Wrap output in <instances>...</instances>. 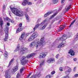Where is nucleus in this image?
<instances>
[{
	"label": "nucleus",
	"mask_w": 78,
	"mask_h": 78,
	"mask_svg": "<svg viewBox=\"0 0 78 78\" xmlns=\"http://www.w3.org/2000/svg\"><path fill=\"white\" fill-rule=\"evenodd\" d=\"M35 53H32L31 54H30L27 55L25 57V56H23L21 58V64H22L23 66H25L27 63V62H28V60H25V59L27 58V59H30V58H31L33 56L35 55Z\"/></svg>",
	"instance_id": "f257e3e1"
},
{
	"label": "nucleus",
	"mask_w": 78,
	"mask_h": 78,
	"mask_svg": "<svg viewBox=\"0 0 78 78\" xmlns=\"http://www.w3.org/2000/svg\"><path fill=\"white\" fill-rule=\"evenodd\" d=\"M11 10L12 12L17 16H22L23 13L20 11L18 9L15 8H11Z\"/></svg>",
	"instance_id": "f03ea898"
},
{
	"label": "nucleus",
	"mask_w": 78,
	"mask_h": 78,
	"mask_svg": "<svg viewBox=\"0 0 78 78\" xmlns=\"http://www.w3.org/2000/svg\"><path fill=\"white\" fill-rule=\"evenodd\" d=\"M38 36V34L36 32L33 34L31 36L28 40H27V42H29L30 41H33L34 38Z\"/></svg>",
	"instance_id": "7ed1b4c3"
},
{
	"label": "nucleus",
	"mask_w": 78,
	"mask_h": 78,
	"mask_svg": "<svg viewBox=\"0 0 78 78\" xmlns=\"http://www.w3.org/2000/svg\"><path fill=\"white\" fill-rule=\"evenodd\" d=\"M37 44L36 45V48H38L39 46H41L42 44L44 43V39L41 38L40 41H39V39H38L36 40Z\"/></svg>",
	"instance_id": "20e7f679"
},
{
	"label": "nucleus",
	"mask_w": 78,
	"mask_h": 78,
	"mask_svg": "<svg viewBox=\"0 0 78 78\" xmlns=\"http://www.w3.org/2000/svg\"><path fill=\"white\" fill-rule=\"evenodd\" d=\"M6 30L5 32V37L4 39V41H6L8 40V35L9 34V29L7 27L6 28Z\"/></svg>",
	"instance_id": "39448f33"
},
{
	"label": "nucleus",
	"mask_w": 78,
	"mask_h": 78,
	"mask_svg": "<svg viewBox=\"0 0 78 78\" xmlns=\"http://www.w3.org/2000/svg\"><path fill=\"white\" fill-rule=\"evenodd\" d=\"M67 38V35L64 34L61 37L58 38L57 39V41H64L66 40Z\"/></svg>",
	"instance_id": "423d86ee"
},
{
	"label": "nucleus",
	"mask_w": 78,
	"mask_h": 78,
	"mask_svg": "<svg viewBox=\"0 0 78 78\" xmlns=\"http://www.w3.org/2000/svg\"><path fill=\"white\" fill-rule=\"evenodd\" d=\"M47 55V52H45L44 53L42 52L40 54V56H39V58L40 59H42V58H45L46 55Z\"/></svg>",
	"instance_id": "0eeeda50"
},
{
	"label": "nucleus",
	"mask_w": 78,
	"mask_h": 78,
	"mask_svg": "<svg viewBox=\"0 0 78 78\" xmlns=\"http://www.w3.org/2000/svg\"><path fill=\"white\" fill-rule=\"evenodd\" d=\"M5 78H11V74L9 73V70H7L5 72Z\"/></svg>",
	"instance_id": "6e6552de"
},
{
	"label": "nucleus",
	"mask_w": 78,
	"mask_h": 78,
	"mask_svg": "<svg viewBox=\"0 0 78 78\" xmlns=\"http://www.w3.org/2000/svg\"><path fill=\"white\" fill-rule=\"evenodd\" d=\"M3 20L2 19V18H0V25L1 27V29H0V31H2L3 30V29L2 28L3 27Z\"/></svg>",
	"instance_id": "1a4fd4ad"
},
{
	"label": "nucleus",
	"mask_w": 78,
	"mask_h": 78,
	"mask_svg": "<svg viewBox=\"0 0 78 78\" xmlns=\"http://www.w3.org/2000/svg\"><path fill=\"white\" fill-rule=\"evenodd\" d=\"M5 20H6L8 22H10L12 23H14V20L13 19L10 20L8 17H7L4 19Z\"/></svg>",
	"instance_id": "9d476101"
},
{
	"label": "nucleus",
	"mask_w": 78,
	"mask_h": 78,
	"mask_svg": "<svg viewBox=\"0 0 78 78\" xmlns=\"http://www.w3.org/2000/svg\"><path fill=\"white\" fill-rule=\"evenodd\" d=\"M55 61V59L52 58H49L47 60V62L48 63H53Z\"/></svg>",
	"instance_id": "9b49d317"
},
{
	"label": "nucleus",
	"mask_w": 78,
	"mask_h": 78,
	"mask_svg": "<svg viewBox=\"0 0 78 78\" xmlns=\"http://www.w3.org/2000/svg\"><path fill=\"white\" fill-rule=\"evenodd\" d=\"M37 76L38 77H40L41 76V74L38 73H37L36 75H34L32 76L30 78H36V77Z\"/></svg>",
	"instance_id": "f8f14e48"
},
{
	"label": "nucleus",
	"mask_w": 78,
	"mask_h": 78,
	"mask_svg": "<svg viewBox=\"0 0 78 78\" xmlns=\"http://www.w3.org/2000/svg\"><path fill=\"white\" fill-rule=\"evenodd\" d=\"M26 50H27V48H23L21 49L20 53L22 54H24V51H26Z\"/></svg>",
	"instance_id": "ddd939ff"
},
{
	"label": "nucleus",
	"mask_w": 78,
	"mask_h": 78,
	"mask_svg": "<svg viewBox=\"0 0 78 78\" xmlns=\"http://www.w3.org/2000/svg\"><path fill=\"white\" fill-rule=\"evenodd\" d=\"M18 66H16L14 67L13 69V71L12 72V73H15L16 71H17L18 70Z\"/></svg>",
	"instance_id": "4468645a"
},
{
	"label": "nucleus",
	"mask_w": 78,
	"mask_h": 78,
	"mask_svg": "<svg viewBox=\"0 0 78 78\" xmlns=\"http://www.w3.org/2000/svg\"><path fill=\"white\" fill-rule=\"evenodd\" d=\"M69 53L70 54L71 56H74V55H75V52H74V51L71 49L70 50Z\"/></svg>",
	"instance_id": "2eb2a0df"
},
{
	"label": "nucleus",
	"mask_w": 78,
	"mask_h": 78,
	"mask_svg": "<svg viewBox=\"0 0 78 78\" xmlns=\"http://www.w3.org/2000/svg\"><path fill=\"white\" fill-rule=\"evenodd\" d=\"M65 42H66V41H63L62 43L59 45H58V48H61V47H62L64 46V43H65Z\"/></svg>",
	"instance_id": "dca6fc26"
},
{
	"label": "nucleus",
	"mask_w": 78,
	"mask_h": 78,
	"mask_svg": "<svg viewBox=\"0 0 78 78\" xmlns=\"http://www.w3.org/2000/svg\"><path fill=\"white\" fill-rule=\"evenodd\" d=\"M52 13V12H48L44 15V17H47V16H48L50 14H51Z\"/></svg>",
	"instance_id": "f3484780"
},
{
	"label": "nucleus",
	"mask_w": 78,
	"mask_h": 78,
	"mask_svg": "<svg viewBox=\"0 0 78 78\" xmlns=\"http://www.w3.org/2000/svg\"><path fill=\"white\" fill-rule=\"evenodd\" d=\"M36 41H34L32 42L30 44V47H33L35 46V45H36Z\"/></svg>",
	"instance_id": "a211bd4d"
},
{
	"label": "nucleus",
	"mask_w": 78,
	"mask_h": 78,
	"mask_svg": "<svg viewBox=\"0 0 78 78\" xmlns=\"http://www.w3.org/2000/svg\"><path fill=\"white\" fill-rule=\"evenodd\" d=\"M28 0H24L23 2H22V6H25L27 5V2Z\"/></svg>",
	"instance_id": "6ab92c4d"
},
{
	"label": "nucleus",
	"mask_w": 78,
	"mask_h": 78,
	"mask_svg": "<svg viewBox=\"0 0 78 78\" xmlns=\"http://www.w3.org/2000/svg\"><path fill=\"white\" fill-rule=\"evenodd\" d=\"M22 27H19L16 30V33H19L20 31H21L22 30Z\"/></svg>",
	"instance_id": "aec40b11"
},
{
	"label": "nucleus",
	"mask_w": 78,
	"mask_h": 78,
	"mask_svg": "<svg viewBox=\"0 0 78 78\" xmlns=\"http://www.w3.org/2000/svg\"><path fill=\"white\" fill-rule=\"evenodd\" d=\"M47 22V20H44L40 24V25L41 26H43V25H44L45 23H46V22Z\"/></svg>",
	"instance_id": "412c9836"
},
{
	"label": "nucleus",
	"mask_w": 78,
	"mask_h": 78,
	"mask_svg": "<svg viewBox=\"0 0 78 78\" xmlns=\"http://www.w3.org/2000/svg\"><path fill=\"white\" fill-rule=\"evenodd\" d=\"M24 36L25 34H22L21 36V37H20L19 38L20 40H22V39H23V37H24Z\"/></svg>",
	"instance_id": "4be33fe9"
},
{
	"label": "nucleus",
	"mask_w": 78,
	"mask_h": 78,
	"mask_svg": "<svg viewBox=\"0 0 78 78\" xmlns=\"http://www.w3.org/2000/svg\"><path fill=\"white\" fill-rule=\"evenodd\" d=\"M76 18L73 21V22L71 23L69 27H71V26H72V25L74 24V23L75 22V21H76Z\"/></svg>",
	"instance_id": "5701e85b"
},
{
	"label": "nucleus",
	"mask_w": 78,
	"mask_h": 78,
	"mask_svg": "<svg viewBox=\"0 0 78 78\" xmlns=\"http://www.w3.org/2000/svg\"><path fill=\"white\" fill-rule=\"evenodd\" d=\"M78 39V33L77 34L76 36H75L74 37V41H76Z\"/></svg>",
	"instance_id": "b1692460"
},
{
	"label": "nucleus",
	"mask_w": 78,
	"mask_h": 78,
	"mask_svg": "<svg viewBox=\"0 0 78 78\" xmlns=\"http://www.w3.org/2000/svg\"><path fill=\"white\" fill-rule=\"evenodd\" d=\"M25 16L26 19L27 20V22H29V16H28V14H26Z\"/></svg>",
	"instance_id": "393cba45"
},
{
	"label": "nucleus",
	"mask_w": 78,
	"mask_h": 78,
	"mask_svg": "<svg viewBox=\"0 0 78 78\" xmlns=\"http://www.w3.org/2000/svg\"><path fill=\"white\" fill-rule=\"evenodd\" d=\"M39 25H40V24H37L35 26V27L34 28V31H35L36 28H37L39 27Z\"/></svg>",
	"instance_id": "a878e982"
},
{
	"label": "nucleus",
	"mask_w": 78,
	"mask_h": 78,
	"mask_svg": "<svg viewBox=\"0 0 78 78\" xmlns=\"http://www.w3.org/2000/svg\"><path fill=\"white\" fill-rule=\"evenodd\" d=\"M57 14H58L57 12L55 13H54L52 16H51L50 18V19H53V17H55V16H56V15Z\"/></svg>",
	"instance_id": "bb28decb"
},
{
	"label": "nucleus",
	"mask_w": 78,
	"mask_h": 78,
	"mask_svg": "<svg viewBox=\"0 0 78 78\" xmlns=\"http://www.w3.org/2000/svg\"><path fill=\"white\" fill-rule=\"evenodd\" d=\"M47 26V23H46L45 24L43 27H42L41 28V30H44L46 26Z\"/></svg>",
	"instance_id": "cd10ccee"
},
{
	"label": "nucleus",
	"mask_w": 78,
	"mask_h": 78,
	"mask_svg": "<svg viewBox=\"0 0 78 78\" xmlns=\"http://www.w3.org/2000/svg\"><path fill=\"white\" fill-rule=\"evenodd\" d=\"M8 52L5 51L4 54L5 58H7L8 57Z\"/></svg>",
	"instance_id": "c85d7f7f"
},
{
	"label": "nucleus",
	"mask_w": 78,
	"mask_h": 78,
	"mask_svg": "<svg viewBox=\"0 0 78 78\" xmlns=\"http://www.w3.org/2000/svg\"><path fill=\"white\" fill-rule=\"evenodd\" d=\"M44 63H45V62L44 61H41L40 65V66L41 67H42V65H43Z\"/></svg>",
	"instance_id": "c756f323"
},
{
	"label": "nucleus",
	"mask_w": 78,
	"mask_h": 78,
	"mask_svg": "<svg viewBox=\"0 0 78 78\" xmlns=\"http://www.w3.org/2000/svg\"><path fill=\"white\" fill-rule=\"evenodd\" d=\"M58 2V0H53V4H55V3H57Z\"/></svg>",
	"instance_id": "7c9ffc66"
},
{
	"label": "nucleus",
	"mask_w": 78,
	"mask_h": 78,
	"mask_svg": "<svg viewBox=\"0 0 78 78\" xmlns=\"http://www.w3.org/2000/svg\"><path fill=\"white\" fill-rule=\"evenodd\" d=\"M12 62H13V59H11V60L10 61L9 65H8V67H9V66H11V64H12Z\"/></svg>",
	"instance_id": "2f4dec72"
},
{
	"label": "nucleus",
	"mask_w": 78,
	"mask_h": 78,
	"mask_svg": "<svg viewBox=\"0 0 78 78\" xmlns=\"http://www.w3.org/2000/svg\"><path fill=\"white\" fill-rule=\"evenodd\" d=\"M65 27V26H64L63 25L61 26L60 27V30H63V29H64V28Z\"/></svg>",
	"instance_id": "473e14b6"
},
{
	"label": "nucleus",
	"mask_w": 78,
	"mask_h": 78,
	"mask_svg": "<svg viewBox=\"0 0 78 78\" xmlns=\"http://www.w3.org/2000/svg\"><path fill=\"white\" fill-rule=\"evenodd\" d=\"M52 77V76H51V75H47L45 78H51Z\"/></svg>",
	"instance_id": "72a5a7b5"
},
{
	"label": "nucleus",
	"mask_w": 78,
	"mask_h": 78,
	"mask_svg": "<svg viewBox=\"0 0 78 78\" xmlns=\"http://www.w3.org/2000/svg\"><path fill=\"white\" fill-rule=\"evenodd\" d=\"M71 6H72V5H70L67 7L66 9V11H69V10L70 9V7H71Z\"/></svg>",
	"instance_id": "f704fd0d"
},
{
	"label": "nucleus",
	"mask_w": 78,
	"mask_h": 78,
	"mask_svg": "<svg viewBox=\"0 0 78 78\" xmlns=\"http://www.w3.org/2000/svg\"><path fill=\"white\" fill-rule=\"evenodd\" d=\"M20 75L19 74V73H18L17 75L16 78H20L21 77Z\"/></svg>",
	"instance_id": "c9c22d12"
},
{
	"label": "nucleus",
	"mask_w": 78,
	"mask_h": 78,
	"mask_svg": "<svg viewBox=\"0 0 78 78\" xmlns=\"http://www.w3.org/2000/svg\"><path fill=\"white\" fill-rule=\"evenodd\" d=\"M63 60V59L61 58V59H59L58 62V63H62V62Z\"/></svg>",
	"instance_id": "e433bc0d"
},
{
	"label": "nucleus",
	"mask_w": 78,
	"mask_h": 78,
	"mask_svg": "<svg viewBox=\"0 0 78 78\" xmlns=\"http://www.w3.org/2000/svg\"><path fill=\"white\" fill-rule=\"evenodd\" d=\"M68 71L69 72V73H70V72H71V71H72V69H71V68L69 67H68Z\"/></svg>",
	"instance_id": "4c0bfd02"
},
{
	"label": "nucleus",
	"mask_w": 78,
	"mask_h": 78,
	"mask_svg": "<svg viewBox=\"0 0 78 78\" xmlns=\"http://www.w3.org/2000/svg\"><path fill=\"white\" fill-rule=\"evenodd\" d=\"M20 49V48H19V46H17V47L16 48V51H19V49Z\"/></svg>",
	"instance_id": "58836bf2"
},
{
	"label": "nucleus",
	"mask_w": 78,
	"mask_h": 78,
	"mask_svg": "<svg viewBox=\"0 0 78 78\" xmlns=\"http://www.w3.org/2000/svg\"><path fill=\"white\" fill-rule=\"evenodd\" d=\"M65 73H66V75H69V74L70 73L68 70H67L66 72Z\"/></svg>",
	"instance_id": "ea45409f"
},
{
	"label": "nucleus",
	"mask_w": 78,
	"mask_h": 78,
	"mask_svg": "<svg viewBox=\"0 0 78 78\" xmlns=\"http://www.w3.org/2000/svg\"><path fill=\"white\" fill-rule=\"evenodd\" d=\"M24 69V68H22L21 69H20V73H22V72H23V70Z\"/></svg>",
	"instance_id": "a19ab883"
},
{
	"label": "nucleus",
	"mask_w": 78,
	"mask_h": 78,
	"mask_svg": "<svg viewBox=\"0 0 78 78\" xmlns=\"http://www.w3.org/2000/svg\"><path fill=\"white\" fill-rule=\"evenodd\" d=\"M27 4L28 5H31L32 4V3L31 2H27Z\"/></svg>",
	"instance_id": "79ce46f5"
},
{
	"label": "nucleus",
	"mask_w": 78,
	"mask_h": 78,
	"mask_svg": "<svg viewBox=\"0 0 78 78\" xmlns=\"http://www.w3.org/2000/svg\"><path fill=\"white\" fill-rule=\"evenodd\" d=\"M62 78H69V77L67 76H64L63 77H62Z\"/></svg>",
	"instance_id": "37998d69"
},
{
	"label": "nucleus",
	"mask_w": 78,
	"mask_h": 78,
	"mask_svg": "<svg viewBox=\"0 0 78 78\" xmlns=\"http://www.w3.org/2000/svg\"><path fill=\"white\" fill-rule=\"evenodd\" d=\"M65 1H66V0H62L61 1V3L62 4H63L64 2H65Z\"/></svg>",
	"instance_id": "c03bdc74"
},
{
	"label": "nucleus",
	"mask_w": 78,
	"mask_h": 78,
	"mask_svg": "<svg viewBox=\"0 0 78 78\" xmlns=\"http://www.w3.org/2000/svg\"><path fill=\"white\" fill-rule=\"evenodd\" d=\"M55 71H53L51 73V74L52 75H53V74H55Z\"/></svg>",
	"instance_id": "a18cd8bd"
},
{
	"label": "nucleus",
	"mask_w": 78,
	"mask_h": 78,
	"mask_svg": "<svg viewBox=\"0 0 78 78\" xmlns=\"http://www.w3.org/2000/svg\"><path fill=\"white\" fill-rule=\"evenodd\" d=\"M78 74H76L74 75V77H76V78L78 77Z\"/></svg>",
	"instance_id": "49530a36"
},
{
	"label": "nucleus",
	"mask_w": 78,
	"mask_h": 78,
	"mask_svg": "<svg viewBox=\"0 0 78 78\" xmlns=\"http://www.w3.org/2000/svg\"><path fill=\"white\" fill-rule=\"evenodd\" d=\"M31 73H30L29 75L27 77V78H29V77H30V75H31Z\"/></svg>",
	"instance_id": "de8ad7c7"
},
{
	"label": "nucleus",
	"mask_w": 78,
	"mask_h": 78,
	"mask_svg": "<svg viewBox=\"0 0 78 78\" xmlns=\"http://www.w3.org/2000/svg\"><path fill=\"white\" fill-rule=\"evenodd\" d=\"M22 23H21L19 24V27H20V28H21V27H22Z\"/></svg>",
	"instance_id": "09e8293b"
},
{
	"label": "nucleus",
	"mask_w": 78,
	"mask_h": 78,
	"mask_svg": "<svg viewBox=\"0 0 78 78\" xmlns=\"http://www.w3.org/2000/svg\"><path fill=\"white\" fill-rule=\"evenodd\" d=\"M62 7H60L59 8V9H58V11H60L61 9H62Z\"/></svg>",
	"instance_id": "8fccbe9b"
},
{
	"label": "nucleus",
	"mask_w": 78,
	"mask_h": 78,
	"mask_svg": "<svg viewBox=\"0 0 78 78\" xmlns=\"http://www.w3.org/2000/svg\"><path fill=\"white\" fill-rule=\"evenodd\" d=\"M5 8V5H3V9H4Z\"/></svg>",
	"instance_id": "3c124183"
},
{
	"label": "nucleus",
	"mask_w": 78,
	"mask_h": 78,
	"mask_svg": "<svg viewBox=\"0 0 78 78\" xmlns=\"http://www.w3.org/2000/svg\"><path fill=\"white\" fill-rule=\"evenodd\" d=\"M60 71H62V67H60Z\"/></svg>",
	"instance_id": "603ef678"
},
{
	"label": "nucleus",
	"mask_w": 78,
	"mask_h": 78,
	"mask_svg": "<svg viewBox=\"0 0 78 78\" xmlns=\"http://www.w3.org/2000/svg\"><path fill=\"white\" fill-rule=\"evenodd\" d=\"M76 60H77V58H73V61H76Z\"/></svg>",
	"instance_id": "864d4df0"
},
{
	"label": "nucleus",
	"mask_w": 78,
	"mask_h": 78,
	"mask_svg": "<svg viewBox=\"0 0 78 78\" xmlns=\"http://www.w3.org/2000/svg\"><path fill=\"white\" fill-rule=\"evenodd\" d=\"M59 56V54H57V55H56V58H57V59H58V56Z\"/></svg>",
	"instance_id": "5fc2aeb1"
},
{
	"label": "nucleus",
	"mask_w": 78,
	"mask_h": 78,
	"mask_svg": "<svg viewBox=\"0 0 78 78\" xmlns=\"http://www.w3.org/2000/svg\"><path fill=\"white\" fill-rule=\"evenodd\" d=\"M7 25L8 26H9L10 25V23H7Z\"/></svg>",
	"instance_id": "6e6d98bb"
},
{
	"label": "nucleus",
	"mask_w": 78,
	"mask_h": 78,
	"mask_svg": "<svg viewBox=\"0 0 78 78\" xmlns=\"http://www.w3.org/2000/svg\"><path fill=\"white\" fill-rule=\"evenodd\" d=\"M59 18H58V17H57L55 19V20H59Z\"/></svg>",
	"instance_id": "4d7b16f0"
},
{
	"label": "nucleus",
	"mask_w": 78,
	"mask_h": 78,
	"mask_svg": "<svg viewBox=\"0 0 78 78\" xmlns=\"http://www.w3.org/2000/svg\"><path fill=\"white\" fill-rule=\"evenodd\" d=\"M16 64V66H19V63H18V62H17Z\"/></svg>",
	"instance_id": "13d9d810"
},
{
	"label": "nucleus",
	"mask_w": 78,
	"mask_h": 78,
	"mask_svg": "<svg viewBox=\"0 0 78 78\" xmlns=\"http://www.w3.org/2000/svg\"><path fill=\"white\" fill-rule=\"evenodd\" d=\"M76 67H74V68L73 70H74V72H75V70H76Z\"/></svg>",
	"instance_id": "bf43d9fd"
},
{
	"label": "nucleus",
	"mask_w": 78,
	"mask_h": 78,
	"mask_svg": "<svg viewBox=\"0 0 78 78\" xmlns=\"http://www.w3.org/2000/svg\"><path fill=\"white\" fill-rule=\"evenodd\" d=\"M29 34L27 33V34H26V36H29Z\"/></svg>",
	"instance_id": "052dcab7"
},
{
	"label": "nucleus",
	"mask_w": 78,
	"mask_h": 78,
	"mask_svg": "<svg viewBox=\"0 0 78 78\" xmlns=\"http://www.w3.org/2000/svg\"><path fill=\"white\" fill-rule=\"evenodd\" d=\"M41 0H39V1L38 3H41Z\"/></svg>",
	"instance_id": "680f3d73"
},
{
	"label": "nucleus",
	"mask_w": 78,
	"mask_h": 78,
	"mask_svg": "<svg viewBox=\"0 0 78 78\" xmlns=\"http://www.w3.org/2000/svg\"><path fill=\"white\" fill-rule=\"evenodd\" d=\"M40 20H41V19H38V21H37V22H39V21H40Z\"/></svg>",
	"instance_id": "e2e57ef3"
},
{
	"label": "nucleus",
	"mask_w": 78,
	"mask_h": 78,
	"mask_svg": "<svg viewBox=\"0 0 78 78\" xmlns=\"http://www.w3.org/2000/svg\"><path fill=\"white\" fill-rule=\"evenodd\" d=\"M26 11H27V12L28 11V8L26 9Z\"/></svg>",
	"instance_id": "0e129e2a"
},
{
	"label": "nucleus",
	"mask_w": 78,
	"mask_h": 78,
	"mask_svg": "<svg viewBox=\"0 0 78 78\" xmlns=\"http://www.w3.org/2000/svg\"><path fill=\"white\" fill-rule=\"evenodd\" d=\"M9 16H11V13H9Z\"/></svg>",
	"instance_id": "69168bd1"
},
{
	"label": "nucleus",
	"mask_w": 78,
	"mask_h": 78,
	"mask_svg": "<svg viewBox=\"0 0 78 78\" xmlns=\"http://www.w3.org/2000/svg\"><path fill=\"white\" fill-rule=\"evenodd\" d=\"M49 29H50V28H51V27H50L49 28H48Z\"/></svg>",
	"instance_id": "338daca9"
},
{
	"label": "nucleus",
	"mask_w": 78,
	"mask_h": 78,
	"mask_svg": "<svg viewBox=\"0 0 78 78\" xmlns=\"http://www.w3.org/2000/svg\"><path fill=\"white\" fill-rule=\"evenodd\" d=\"M11 11L9 12V13H11Z\"/></svg>",
	"instance_id": "774afa93"
}]
</instances>
